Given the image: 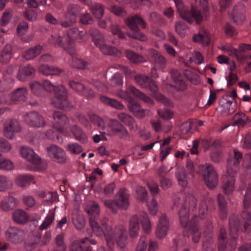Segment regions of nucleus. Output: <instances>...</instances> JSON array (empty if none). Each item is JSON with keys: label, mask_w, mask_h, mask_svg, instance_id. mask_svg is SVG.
Segmentation results:
<instances>
[{"label": "nucleus", "mask_w": 251, "mask_h": 251, "mask_svg": "<svg viewBox=\"0 0 251 251\" xmlns=\"http://www.w3.org/2000/svg\"><path fill=\"white\" fill-rule=\"evenodd\" d=\"M96 46L99 48L100 50L104 54L116 56L117 57H121L122 55V52L121 50L115 47L106 45L104 41Z\"/></svg>", "instance_id": "obj_18"}, {"label": "nucleus", "mask_w": 251, "mask_h": 251, "mask_svg": "<svg viewBox=\"0 0 251 251\" xmlns=\"http://www.w3.org/2000/svg\"><path fill=\"white\" fill-rule=\"evenodd\" d=\"M201 174L206 186L209 189H215L218 184L219 176L214 167L210 164H205L201 166Z\"/></svg>", "instance_id": "obj_2"}, {"label": "nucleus", "mask_w": 251, "mask_h": 251, "mask_svg": "<svg viewBox=\"0 0 251 251\" xmlns=\"http://www.w3.org/2000/svg\"><path fill=\"white\" fill-rule=\"evenodd\" d=\"M204 9L200 7L192 6L191 10L189 11L190 17L192 20V24L195 20L197 24H201L204 18H207L209 16V12L207 11L206 3L205 1Z\"/></svg>", "instance_id": "obj_6"}, {"label": "nucleus", "mask_w": 251, "mask_h": 251, "mask_svg": "<svg viewBox=\"0 0 251 251\" xmlns=\"http://www.w3.org/2000/svg\"><path fill=\"white\" fill-rule=\"evenodd\" d=\"M148 245L147 238L145 236H141L135 251H146Z\"/></svg>", "instance_id": "obj_57"}, {"label": "nucleus", "mask_w": 251, "mask_h": 251, "mask_svg": "<svg viewBox=\"0 0 251 251\" xmlns=\"http://www.w3.org/2000/svg\"><path fill=\"white\" fill-rule=\"evenodd\" d=\"M33 180V177L30 175H20L15 180L16 184L21 187H24L30 184V181Z\"/></svg>", "instance_id": "obj_43"}, {"label": "nucleus", "mask_w": 251, "mask_h": 251, "mask_svg": "<svg viewBox=\"0 0 251 251\" xmlns=\"http://www.w3.org/2000/svg\"><path fill=\"white\" fill-rule=\"evenodd\" d=\"M142 228L146 233H149L151 230L150 220L146 213L142 212L140 215Z\"/></svg>", "instance_id": "obj_48"}, {"label": "nucleus", "mask_w": 251, "mask_h": 251, "mask_svg": "<svg viewBox=\"0 0 251 251\" xmlns=\"http://www.w3.org/2000/svg\"><path fill=\"white\" fill-rule=\"evenodd\" d=\"M67 38L64 36H54L51 35L50 38L49 39V42L50 44L54 45H58L60 47H62L64 44L63 42L67 41Z\"/></svg>", "instance_id": "obj_61"}, {"label": "nucleus", "mask_w": 251, "mask_h": 251, "mask_svg": "<svg viewBox=\"0 0 251 251\" xmlns=\"http://www.w3.org/2000/svg\"><path fill=\"white\" fill-rule=\"evenodd\" d=\"M40 240L41 235L39 233L28 235L25 242L24 248L27 251H33L37 247Z\"/></svg>", "instance_id": "obj_22"}, {"label": "nucleus", "mask_w": 251, "mask_h": 251, "mask_svg": "<svg viewBox=\"0 0 251 251\" xmlns=\"http://www.w3.org/2000/svg\"><path fill=\"white\" fill-rule=\"evenodd\" d=\"M150 79L149 77L142 75H138L134 76L136 82L143 88H145L148 83H149V81Z\"/></svg>", "instance_id": "obj_59"}, {"label": "nucleus", "mask_w": 251, "mask_h": 251, "mask_svg": "<svg viewBox=\"0 0 251 251\" xmlns=\"http://www.w3.org/2000/svg\"><path fill=\"white\" fill-rule=\"evenodd\" d=\"M71 130L76 140L81 141L82 143L87 142V138L81 128L74 125L72 127Z\"/></svg>", "instance_id": "obj_42"}, {"label": "nucleus", "mask_w": 251, "mask_h": 251, "mask_svg": "<svg viewBox=\"0 0 251 251\" xmlns=\"http://www.w3.org/2000/svg\"><path fill=\"white\" fill-rule=\"evenodd\" d=\"M178 214L179 216V220L180 224L183 227H186L189 224L192 223V221H189L190 209L186 207L181 206L180 209L179 210ZM196 216H194L192 220L196 218Z\"/></svg>", "instance_id": "obj_28"}, {"label": "nucleus", "mask_w": 251, "mask_h": 251, "mask_svg": "<svg viewBox=\"0 0 251 251\" xmlns=\"http://www.w3.org/2000/svg\"><path fill=\"white\" fill-rule=\"evenodd\" d=\"M64 17L66 20L60 23L61 26L64 27H70L76 22V18L67 13H65Z\"/></svg>", "instance_id": "obj_56"}, {"label": "nucleus", "mask_w": 251, "mask_h": 251, "mask_svg": "<svg viewBox=\"0 0 251 251\" xmlns=\"http://www.w3.org/2000/svg\"><path fill=\"white\" fill-rule=\"evenodd\" d=\"M90 10L94 16L98 19H101L104 14V6L100 3L92 5Z\"/></svg>", "instance_id": "obj_46"}, {"label": "nucleus", "mask_w": 251, "mask_h": 251, "mask_svg": "<svg viewBox=\"0 0 251 251\" xmlns=\"http://www.w3.org/2000/svg\"><path fill=\"white\" fill-rule=\"evenodd\" d=\"M20 153L24 158L35 165H39L41 162V158L37 155L34 151L29 148L21 147Z\"/></svg>", "instance_id": "obj_16"}, {"label": "nucleus", "mask_w": 251, "mask_h": 251, "mask_svg": "<svg viewBox=\"0 0 251 251\" xmlns=\"http://www.w3.org/2000/svg\"><path fill=\"white\" fill-rule=\"evenodd\" d=\"M233 11V20L234 22L238 25H242L246 19L245 8L242 5L236 6L234 8Z\"/></svg>", "instance_id": "obj_30"}, {"label": "nucleus", "mask_w": 251, "mask_h": 251, "mask_svg": "<svg viewBox=\"0 0 251 251\" xmlns=\"http://www.w3.org/2000/svg\"><path fill=\"white\" fill-rule=\"evenodd\" d=\"M137 198L142 202L147 201L148 199V192L143 187H140L136 190Z\"/></svg>", "instance_id": "obj_63"}, {"label": "nucleus", "mask_w": 251, "mask_h": 251, "mask_svg": "<svg viewBox=\"0 0 251 251\" xmlns=\"http://www.w3.org/2000/svg\"><path fill=\"white\" fill-rule=\"evenodd\" d=\"M242 158V154L236 149H234V157L227 160L226 169L228 172L237 173L239 170V165Z\"/></svg>", "instance_id": "obj_9"}, {"label": "nucleus", "mask_w": 251, "mask_h": 251, "mask_svg": "<svg viewBox=\"0 0 251 251\" xmlns=\"http://www.w3.org/2000/svg\"><path fill=\"white\" fill-rule=\"evenodd\" d=\"M48 151L50 157L54 161L59 163H65L67 160L65 152L57 146L51 145L48 148Z\"/></svg>", "instance_id": "obj_10"}, {"label": "nucleus", "mask_w": 251, "mask_h": 251, "mask_svg": "<svg viewBox=\"0 0 251 251\" xmlns=\"http://www.w3.org/2000/svg\"><path fill=\"white\" fill-rule=\"evenodd\" d=\"M25 236L24 230L16 227L10 226L6 231L5 237L11 242L19 243L21 242Z\"/></svg>", "instance_id": "obj_8"}, {"label": "nucleus", "mask_w": 251, "mask_h": 251, "mask_svg": "<svg viewBox=\"0 0 251 251\" xmlns=\"http://www.w3.org/2000/svg\"><path fill=\"white\" fill-rule=\"evenodd\" d=\"M118 117L122 122L129 126H132L135 121L133 117L125 113H119Z\"/></svg>", "instance_id": "obj_52"}, {"label": "nucleus", "mask_w": 251, "mask_h": 251, "mask_svg": "<svg viewBox=\"0 0 251 251\" xmlns=\"http://www.w3.org/2000/svg\"><path fill=\"white\" fill-rule=\"evenodd\" d=\"M177 11L179 14L180 17L184 21L191 24L192 20L190 17V14L187 7L184 5L182 0H174Z\"/></svg>", "instance_id": "obj_23"}, {"label": "nucleus", "mask_w": 251, "mask_h": 251, "mask_svg": "<svg viewBox=\"0 0 251 251\" xmlns=\"http://www.w3.org/2000/svg\"><path fill=\"white\" fill-rule=\"evenodd\" d=\"M35 72V70L31 66H25L19 70L18 75V77L19 80L25 81L30 76L32 75Z\"/></svg>", "instance_id": "obj_39"}, {"label": "nucleus", "mask_w": 251, "mask_h": 251, "mask_svg": "<svg viewBox=\"0 0 251 251\" xmlns=\"http://www.w3.org/2000/svg\"><path fill=\"white\" fill-rule=\"evenodd\" d=\"M24 118L26 123L32 127H39L45 125L44 118L39 113L35 111L26 114Z\"/></svg>", "instance_id": "obj_11"}, {"label": "nucleus", "mask_w": 251, "mask_h": 251, "mask_svg": "<svg viewBox=\"0 0 251 251\" xmlns=\"http://www.w3.org/2000/svg\"><path fill=\"white\" fill-rule=\"evenodd\" d=\"M127 107L129 111L137 118H142L146 116V110L142 108L139 103L133 100L132 98H130Z\"/></svg>", "instance_id": "obj_24"}, {"label": "nucleus", "mask_w": 251, "mask_h": 251, "mask_svg": "<svg viewBox=\"0 0 251 251\" xmlns=\"http://www.w3.org/2000/svg\"><path fill=\"white\" fill-rule=\"evenodd\" d=\"M234 121L233 126H237L238 127H244L247 123H250V118L244 113H236L233 117Z\"/></svg>", "instance_id": "obj_35"}, {"label": "nucleus", "mask_w": 251, "mask_h": 251, "mask_svg": "<svg viewBox=\"0 0 251 251\" xmlns=\"http://www.w3.org/2000/svg\"><path fill=\"white\" fill-rule=\"evenodd\" d=\"M67 150L71 153L76 154L80 153L82 151V148L77 143L68 144Z\"/></svg>", "instance_id": "obj_64"}, {"label": "nucleus", "mask_w": 251, "mask_h": 251, "mask_svg": "<svg viewBox=\"0 0 251 251\" xmlns=\"http://www.w3.org/2000/svg\"><path fill=\"white\" fill-rule=\"evenodd\" d=\"M150 52L152 59L154 61L155 64L161 69L166 67L167 61L161 53L154 49H151Z\"/></svg>", "instance_id": "obj_29"}, {"label": "nucleus", "mask_w": 251, "mask_h": 251, "mask_svg": "<svg viewBox=\"0 0 251 251\" xmlns=\"http://www.w3.org/2000/svg\"><path fill=\"white\" fill-rule=\"evenodd\" d=\"M108 10L111 13L118 17H124L127 15L126 10L124 8L117 5H110L108 7Z\"/></svg>", "instance_id": "obj_51"}, {"label": "nucleus", "mask_w": 251, "mask_h": 251, "mask_svg": "<svg viewBox=\"0 0 251 251\" xmlns=\"http://www.w3.org/2000/svg\"><path fill=\"white\" fill-rule=\"evenodd\" d=\"M82 32L78 31L77 28H72L67 31V35L64 36V37L67 38V41H68V44H69L73 43L74 40L77 39Z\"/></svg>", "instance_id": "obj_50"}, {"label": "nucleus", "mask_w": 251, "mask_h": 251, "mask_svg": "<svg viewBox=\"0 0 251 251\" xmlns=\"http://www.w3.org/2000/svg\"><path fill=\"white\" fill-rule=\"evenodd\" d=\"M197 205V200L192 194H188L185 196L182 206L186 207L190 209L195 208Z\"/></svg>", "instance_id": "obj_49"}, {"label": "nucleus", "mask_w": 251, "mask_h": 251, "mask_svg": "<svg viewBox=\"0 0 251 251\" xmlns=\"http://www.w3.org/2000/svg\"><path fill=\"white\" fill-rule=\"evenodd\" d=\"M12 220L16 224L25 225L30 220V216L24 210L17 209L15 210L12 214Z\"/></svg>", "instance_id": "obj_20"}, {"label": "nucleus", "mask_w": 251, "mask_h": 251, "mask_svg": "<svg viewBox=\"0 0 251 251\" xmlns=\"http://www.w3.org/2000/svg\"><path fill=\"white\" fill-rule=\"evenodd\" d=\"M176 177L178 183L183 187H186L188 184L187 175L185 169L182 167H179L176 173Z\"/></svg>", "instance_id": "obj_40"}, {"label": "nucleus", "mask_w": 251, "mask_h": 251, "mask_svg": "<svg viewBox=\"0 0 251 251\" xmlns=\"http://www.w3.org/2000/svg\"><path fill=\"white\" fill-rule=\"evenodd\" d=\"M190 232L191 234L192 238L194 243H198L201 238V232L200 230V226L198 223L194 222L193 224H189Z\"/></svg>", "instance_id": "obj_36"}, {"label": "nucleus", "mask_w": 251, "mask_h": 251, "mask_svg": "<svg viewBox=\"0 0 251 251\" xmlns=\"http://www.w3.org/2000/svg\"><path fill=\"white\" fill-rule=\"evenodd\" d=\"M100 100L103 103L118 110H122L124 107V105L121 102L106 96H100Z\"/></svg>", "instance_id": "obj_37"}, {"label": "nucleus", "mask_w": 251, "mask_h": 251, "mask_svg": "<svg viewBox=\"0 0 251 251\" xmlns=\"http://www.w3.org/2000/svg\"><path fill=\"white\" fill-rule=\"evenodd\" d=\"M51 104L53 107L62 110H70L73 108V105L68 101V97L52 98Z\"/></svg>", "instance_id": "obj_21"}, {"label": "nucleus", "mask_w": 251, "mask_h": 251, "mask_svg": "<svg viewBox=\"0 0 251 251\" xmlns=\"http://www.w3.org/2000/svg\"><path fill=\"white\" fill-rule=\"evenodd\" d=\"M243 206L245 209H248L251 206V184L247 186L244 196Z\"/></svg>", "instance_id": "obj_55"}, {"label": "nucleus", "mask_w": 251, "mask_h": 251, "mask_svg": "<svg viewBox=\"0 0 251 251\" xmlns=\"http://www.w3.org/2000/svg\"><path fill=\"white\" fill-rule=\"evenodd\" d=\"M26 94L25 88L21 87L17 89L11 95V99L13 101L24 100Z\"/></svg>", "instance_id": "obj_47"}, {"label": "nucleus", "mask_w": 251, "mask_h": 251, "mask_svg": "<svg viewBox=\"0 0 251 251\" xmlns=\"http://www.w3.org/2000/svg\"><path fill=\"white\" fill-rule=\"evenodd\" d=\"M235 106L232 101L226 100L220 103L219 110L223 113L231 114L235 112Z\"/></svg>", "instance_id": "obj_34"}, {"label": "nucleus", "mask_w": 251, "mask_h": 251, "mask_svg": "<svg viewBox=\"0 0 251 251\" xmlns=\"http://www.w3.org/2000/svg\"><path fill=\"white\" fill-rule=\"evenodd\" d=\"M113 236L117 245L121 248H124L127 244L128 237L126 229L122 225H117L113 231Z\"/></svg>", "instance_id": "obj_3"}, {"label": "nucleus", "mask_w": 251, "mask_h": 251, "mask_svg": "<svg viewBox=\"0 0 251 251\" xmlns=\"http://www.w3.org/2000/svg\"><path fill=\"white\" fill-rule=\"evenodd\" d=\"M124 22L131 30L130 32L126 33L129 38L143 42L147 40L146 35L140 31L139 27V25H140L143 28L145 29L147 26L145 20L141 16L134 15L125 19Z\"/></svg>", "instance_id": "obj_1"}, {"label": "nucleus", "mask_w": 251, "mask_h": 251, "mask_svg": "<svg viewBox=\"0 0 251 251\" xmlns=\"http://www.w3.org/2000/svg\"><path fill=\"white\" fill-rule=\"evenodd\" d=\"M236 174V173L228 172L226 169V174L224 175L222 177V187L223 192L226 195L230 194L234 190Z\"/></svg>", "instance_id": "obj_7"}, {"label": "nucleus", "mask_w": 251, "mask_h": 251, "mask_svg": "<svg viewBox=\"0 0 251 251\" xmlns=\"http://www.w3.org/2000/svg\"><path fill=\"white\" fill-rule=\"evenodd\" d=\"M129 90L135 97L142 100L145 102L151 104H153V101L149 96L139 91L135 87L130 86L129 87Z\"/></svg>", "instance_id": "obj_38"}, {"label": "nucleus", "mask_w": 251, "mask_h": 251, "mask_svg": "<svg viewBox=\"0 0 251 251\" xmlns=\"http://www.w3.org/2000/svg\"><path fill=\"white\" fill-rule=\"evenodd\" d=\"M140 230V222L137 215H132L129 221L128 234L130 238H136Z\"/></svg>", "instance_id": "obj_17"}, {"label": "nucleus", "mask_w": 251, "mask_h": 251, "mask_svg": "<svg viewBox=\"0 0 251 251\" xmlns=\"http://www.w3.org/2000/svg\"><path fill=\"white\" fill-rule=\"evenodd\" d=\"M224 31L228 37H233L237 35L236 28L230 23H227L224 27Z\"/></svg>", "instance_id": "obj_62"}, {"label": "nucleus", "mask_w": 251, "mask_h": 251, "mask_svg": "<svg viewBox=\"0 0 251 251\" xmlns=\"http://www.w3.org/2000/svg\"><path fill=\"white\" fill-rule=\"evenodd\" d=\"M55 96L53 98H58L68 97V93L65 88L62 85L56 87L54 91Z\"/></svg>", "instance_id": "obj_60"}, {"label": "nucleus", "mask_w": 251, "mask_h": 251, "mask_svg": "<svg viewBox=\"0 0 251 251\" xmlns=\"http://www.w3.org/2000/svg\"><path fill=\"white\" fill-rule=\"evenodd\" d=\"M72 221L74 226L78 229H81L85 225L84 216L78 210L74 211L72 214Z\"/></svg>", "instance_id": "obj_33"}, {"label": "nucleus", "mask_w": 251, "mask_h": 251, "mask_svg": "<svg viewBox=\"0 0 251 251\" xmlns=\"http://www.w3.org/2000/svg\"><path fill=\"white\" fill-rule=\"evenodd\" d=\"M169 226V222L165 214H162L159 220L156 229V236L162 238L166 236Z\"/></svg>", "instance_id": "obj_14"}, {"label": "nucleus", "mask_w": 251, "mask_h": 251, "mask_svg": "<svg viewBox=\"0 0 251 251\" xmlns=\"http://www.w3.org/2000/svg\"><path fill=\"white\" fill-rule=\"evenodd\" d=\"M242 222L238 215L232 214L228 218V229L230 236L237 237L241 229Z\"/></svg>", "instance_id": "obj_12"}, {"label": "nucleus", "mask_w": 251, "mask_h": 251, "mask_svg": "<svg viewBox=\"0 0 251 251\" xmlns=\"http://www.w3.org/2000/svg\"><path fill=\"white\" fill-rule=\"evenodd\" d=\"M97 241L94 239H89L85 237L80 240H75L72 244L70 251H92L91 244L96 245Z\"/></svg>", "instance_id": "obj_4"}, {"label": "nucleus", "mask_w": 251, "mask_h": 251, "mask_svg": "<svg viewBox=\"0 0 251 251\" xmlns=\"http://www.w3.org/2000/svg\"><path fill=\"white\" fill-rule=\"evenodd\" d=\"M39 71L47 75H56L63 72V71L59 68L46 65H41L39 68Z\"/></svg>", "instance_id": "obj_41"}, {"label": "nucleus", "mask_w": 251, "mask_h": 251, "mask_svg": "<svg viewBox=\"0 0 251 251\" xmlns=\"http://www.w3.org/2000/svg\"><path fill=\"white\" fill-rule=\"evenodd\" d=\"M96 46L99 48L100 50L104 54L116 56L117 57H121L122 55V52L121 50L115 47L106 45L104 41Z\"/></svg>", "instance_id": "obj_19"}, {"label": "nucleus", "mask_w": 251, "mask_h": 251, "mask_svg": "<svg viewBox=\"0 0 251 251\" xmlns=\"http://www.w3.org/2000/svg\"><path fill=\"white\" fill-rule=\"evenodd\" d=\"M109 127L111 132L121 139L126 140L129 135L126 128L116 120H111Z\"/></svg>", "instance_id": "obj_5"}, {"label": "nucleus", "mask_w": 251, "mask_h": 251, "mask_svg": "<svg viewBox=\"0 0 251 251\" xmlns=\"http://www.w3.org/2000/svg\"><path fill=\"white\" fill-rule=\"evenodd\" d=\"M11 46L9 44L6 45L2 50L0 61L4 63L8 62L11 58Z\"/></svg>", "instance_id": "obj_44"}, {"label": "nucleus", "mask_w": 251, "mask_h": 251, "mask_svg": "<svg viewBox=\"0 0 251 251\" xmlns=\"http://www.w3.org/2000/svg\"><path fill=\"white\" fill-rule=\"evenodd\" d=\"M118 199L115 200L119 208L126 209L129 205L128 196L126 193V189H120L117 194Z\"/></svg>", "instance_id": "obj_27"}, {"label": "nucleus", "mask_w": 251, "mask_h": 251, "mask_svg": "<svg viewBox=\"0 0 251 251\" xmlns=\"http://www.w3.org/2000/svg\"><path fill=\"white\" fill-rule=\"evenodd\" d=\"M188 29L187 25L182 21L177 22L175 24L176 31L181 37H184L185 35L186 31Z\"/></svg>", "instance_id": "obj_53"}, {"label": "nucleus", "mask_w": 251, "mask_h": 251, "mask_svg": "<svg viewBox=\"0 0 251 251\" xmlns=\"http://www.w3.org/2000/svg\"><path fill=\"white\" fill-rule=\"evenodd\" d=\"M42 50V46L39 45H36L26 50L22 55V57L27 60L32 59L39 55Z\"/></svg>", "instance_id": "obj_31"}, {"label": "nucleus", "mask_w": 251, "mask_h": 251, "mask_svg": "<svg viewBox=\"0 0 251 251\" xmlns=\"http://www.w3.org/2000/svg\"><path fill=\"white\" fill-rule=\"evenodd\" d=\"M52 117L54 120L53 127L59 132L62 131L64 126L69 122L68 117L60 111H54L52 114Z\"/></svg>", "instance_id": "obj_15"}, {"label": "nucleus", "mask_w": 251, "mask_h": 251, "mask_svg": "<svg viewBox=\"0 0 251 251\" xmlns=\"http://www.w3.org/2000/svg\"><path fill=\"white\" fill-rule=\"evenodd\" d=\"M124 53L126 57L132 63L136 64L146 62L145 59L142 55L137 54L131 50H126Z\"/></svg>", "instance_id": "obj_32"}, {"label": "nucleus", "mask_w": 251, "mask_h": 251, "mask_svg": "<svg viewBox=\"0 0 251 251\" xmlns=\"http://www.w3.org/2000/svg\"><path fill=\"white\" fill-rule=\"evenodd\" d=\"M89 33L93 38V41L96 46L104 41L103 36L97 28H91L89 30Z\"/></svg>", "instance_id": "obj_45"}, {"label": "nucleus", "mask_w": 251, "mask_h": 251, "mask_svg": "<svg viewBox=\"0 0 251 251\" xmlns=\"http://www.w3.org/2000/svg\"><path fill=\"white\" fill-rule=\"evenodd\" d=\"M20 131V126L16 120H8L4 123L3 134L10 139H12L14 134Z\"/></svg>", "instance_id": "obj_13"}, {"label": "nucleus", "mask_w": 251, "mask_h": 251, "mask_svg": "<svg viewBox=\"0 0 251 251\" xmlns=\"http://www.w3.org/2000/svg\"><path fill=\"white\" fill-rule=\"evenodd\" d=\"M14 168L13 162L6 158H0V170L11 171Z\"/></svg>", "instance_id": "obj_54"}, {"label": "nucleus", "mask_w": 251, "mask_h": 251, "mask_svg": "<svg viewBox=\"0 0 251 251\" xmlns=\"http://www.w3.org/2000/svg\"><path fill=\"white\" fill-rule=\"evenodd\" d=\"M193 40L195 42L201 43L205 46L209 45L210 43L209 34L204 28H201L198 34H195Z\"/></svg>", "instance_id": "obj_26"}, {"label": "nucleus", "mask_w": 251, "mask_h": 251, "mask_svg": "<svg viewBox=\"0 0 251 251\" xmlns=\"http://www.w3.org/2000/svg\"><path fill=\"white\" fill-rule=\"evenodd\" d=\"M30 87L32 92L37 96H40L43 91V88L42 85L37 81L31 82Z\"/></svg>", "instance_id": "obj_58"}, {"label": "nucleus", "mask_w": 251, "mask_h": 251, "mask_svg": "<svg viewBox=\"0 0 251 251\" xmlns=\"http://www.w3.org/2000/svg\"><path fill=\"white\" fill-rule=\"evenodd\" d=\"M17 206V200L11 196H8L0 202V209L4 212L14 209Z\"/></svg>", "instance_id": "obj_25"}]
</instances>
